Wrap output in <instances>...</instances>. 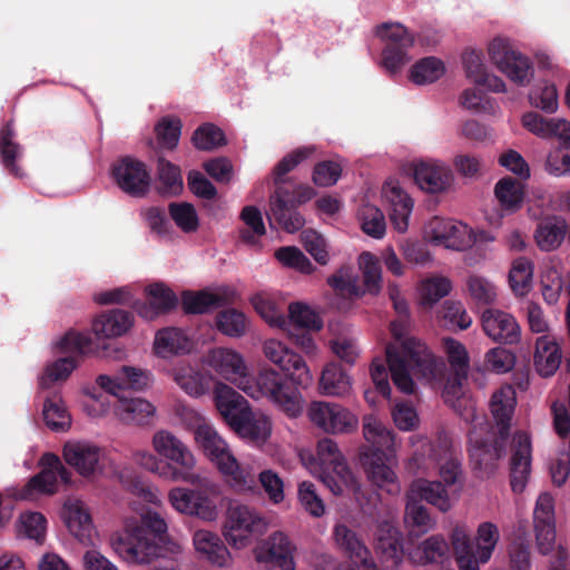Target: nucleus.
<instances>
[{
	"mask_svg": "<svg viewBox=\"0 0 570 570\" xmlns=\"http://www.w3.org/2000/svg\"><path fill=\"white\" fill-rule=\"evenodd\" d=\"M456 563L460 570H480L475 567L474 546L462 528L456 527L451 534Z\"/></svg>",
	"mask_w": 570,
	"mask_h": 570,
	"instance_id": "nucleus-52",
	"label": "nucleus"
},
{
	"mask_svg": "<svg viewBox=\"0 0 570 570\" xmlns=\"http://www.w3.org/2000/svg\"><path fill=\"white\" fill-rule=\"evenodd\" d=\"M266 530V520L255 509L237 502L229 504L224 535L230 544L237 548L246 547L249 539L263 535Z\"/></svg>",
	"mask_w": 570,
	"mask_h": 570,
	"instance_id": "nucleus-8",
	"label": "nucleus"
},
{
	"mask_svg": "<svg viewBox=\"0 0 570 570\" xmlns=\"http://www.w3.org/2000/svg\"><path fill=\"white\" fill-rule=\"evenodd\" d=\"M383 193L390 204V219L394 228L400 232H406L409 218L413 209L412 198L393 181H387L383 186Z\"/></svg>",
	"mask_w": 570,
	"mask_h": 570,
	"instance_id": "nucleus-32",
	"label": "nucleus"
},
{
	"mask_svg": "<svg viewBox=\"0 0 570 570\" xmlns=\"http://www.w3.org/2000/svg\"><path fill=\"white\" fill-rule=\"evenodd\" d=\"M314 151L315 148L313 146H303L284 156L273 169V181L275 188L284 186L287 181L285 176L294 170L301 163L309 158Z\"/></svg>",
	"mask_w": 570,
	"mask_h": 570,
	"instance_id": "nucleus-53",
	"label": "nucleus"
},
{
	"mask_svg": "<svg viewBox=\"0 0 570 570\" xmlns=\"http://www.w3.org/2000/svg\"><path fill=\"white\" fill-rule=\"evenodd\" d=\"M193 347L191 341L185 332L177 327H167L157 332L154 350L155 353L167 358L171 355L187 354Z\"/></svg>",
	"mask_w": 570,
	"mask_h": 570,
	"instance_id": "nucleus-37",
	"label": "nucleus"
},
{
	"mask_svg": "<svg viewBox=\"0 0 570 570\" xmlns=\"http://www.w3.org/2000/svg\"><path fill=\"white\" fill-rule=\"evenodd\" d=\"M533 276V265L525 257L515 258L509 273V283L515 295L523 296L530 288Z\"/></svg>",
	"mask_w": 570,
	"mask_h": 570,
	"instance_id": "nucleus-55",
	"label": "nucleus"
},
{
	"mask_svg": "<svg viewBox=\"0 0 570 570\" xmlns=\"http://www.w3.org/2000/svg\"><path fill=\"white\" fill-rule=\"evenodd\" d=\"M320 386L324 394L343 395L351 389L347 373L337 364H328L322 372Z\"/></svg>",
	"mask_w": 570,
	"mask_h": 570,
	"instance_id": "nucleus-49",
	"label": "nucleus"
},
{
	"mask_svg": "<svg viewBox=\"0 0 570 570\" xmlns=\"http://www.w3.org/2000/svg\"><path fill=\"white\" fill-rule=\"evenodd\" d=\"M224 298L206 291H186L181 296V306L186 314H205L224 305Z\"/></svg>",
	"mask_w": 570,
	"mask_h": 570,
	"instance_id": "nucleus-47",
	"label": "nucleus"
},
{
	"mask_svg": "<svg viewBox=\"0 0 570 570\" xmlns=\"http://www.w3.org/2000/svg\"><path fill=\"white\" fill-rule=\"evenodd\" d=\"M65 461L80 475L90 476L100 468L101 449L85 441H69L63 445Z\"/></svg>",
	"mask_w": 570,
	"mask_h": 570,
	"instance_id": "nucleus-24",
	"label": "nucleus"
},
{
	"mask_svg": "<svg viewBox=\"0 0 570 570\" xmlns=\"http://www.w3.org/2000/svg\"><path fill=\"white\" fill-rule=\"evenodd\" d=\"M115 410L119 419L127 424H148L155 414V406L145 399L117 397Z\"/></svg>",
	"mask_w": 570,
	"mask_h": 570,
	"instance_id": "nucleus-36",
	"label": "nucleus"
},
{
	"mask_svg": "<svg viewBox=\"0 0 570 570\" xmlns=\"http://www.w3.org/2000/svg\"><path fill=\"white\" fill-rule=\"evenodd\" d=\"M42 414L46 424L52 431H66L71 425V416L57 395L45 401Z\"/></svg>",
	"mask_w": 570,
	"mask_h": 570,
	"instance_id": "nucleus-54",
	"label": "nucleus"
},
{
	"mask_svg": "<svg viewBox=\"0 0 570 570\" xmlns=\"http://www.w3.org/2000/svg\"><path fill=\"white\" fill-rule=\"evenodd\" d=\"M16 136L13 121L8 120L0 129V161L11 176L23 178L26 173L19 164L23 148L16 141Z\"/></svg>",
	"mask_w": 570,
	"mask_h": 570,
	"instance_id": "nucleus-31",
	"label": "nucleus"
},
{
	"mask_svg": "<svg viewBox=\"0 0 570 570\" xmlns=\"http://www.w3.org/2000/svg\"><path fill=\"white\" fill-rule=\"evenodd\" d=\"M134 325V315L129 311L114 308L99 314L92 321V331L97 337H118Z\"/></svg>",
	"mask_w": 570,
	"mask_h": 570,
	"instance_id": "nucleus-33",
	"label": "nucleus"
},
{
	"mask_svg": "<svg viewBox=\"0 0 570 570\" xmlns=\"http://www.w3.org/2000/svg\"><path fill=\"white\" fill-rule=\"evenodd\" d=\"M240 218L248 227L240 232V237L245 243L255 244V237L265 235L266 228L263 222L261 210L255 206H246L243 208Z\"/></svg>",
	"mask_w": 570,
	"mask_h": 570,
	"instance_id": "nucleus-64",
	"label": "nucleus"
},
{
	"mask_svg": "<svg viewBox=\"0 0 570 570\" xmlns=\"http://www.w3.org/2000/svg\"><path fill=\"white\" fill-rule=\"evenodd\" d=\"M263 350L265 356L277 365L293 383L303 387H307L312 383L313 377L305 361L282 342L267 340Z\"/></svg>",
	"mask_w": 570,
	"mask_h": 570,
	"instance_id": "nucleus-17",
	"label": "nucleus"
},
{
	"mask_svg": "<svg viewBox=\"0 0 570 570\" xmlns=\"http://www.w3.org/2000/svg\"><path fill=\"white\" fill-rule=\"evenodd\" d=\"M194 546L198 552L206 554L207 559L218 567H226L230 560V553L222 539L208 530L195 532Z\"/></svg>",
	"mask_w": 570,
	"mask_h": 570,
	"instance_id": "nucleus-40",
	"label": "nucleus"
},
{
	"mask_svg": "<svg viewBox=\"0 0 570 570\" xmlns=\"http://www.w3.org/2000/svg\"><path fill=\"white\" fill-rule=\"evenodd\" d=\"M376 550L382 560L390 563L387 567L396 568L403 561L404 551L400 532L393 528H381L376 542Z\"/></svg>",
	"mask_w": 570,
	"mask_h": 570,
	"instance_id": "nucleus-41",
	"label": "nucleus"
},
{
	"mask_svg": "<svg viewBox=\"0 0 570 570\" xmlns=\"http://www.w3.org/2000/svg\"><path fill=\"white\" fill-rule=\"evenodd\" d=\"M207 364L218 374L227 380L240 379L244 382L246 377V366L242 356L229 348L215 347L207 355Z\"/></svg>",
	"mask_w": 570,
	"mask_h": 570,
	"instance_id": "nucleus-34",
	"label": "nucleus"
},
{
	"mask_svg": "<svg viewBox=\"0 0 570 570\" xmlns=\"http://www.w3.org/2000/svg\"><path fill=\"white\" fill-rule=\"evenodd\" d=\"M532 461V445L530 435L519 431L511 442V456L509 461L510 485L514 493H521L529 480Z\"/></svg>",
	"mask_w": 570,
	"mask_h": 570,
	"instance_id": "nucleus-21",
	"label": "nucleus"
},
{
	"mask_svg": "<svg viewBox=\"0 0 570 570\" xmlns=\"http://www.w3.org/2000/svg\"><path fill=\"white\" fill-rule=\"evenodd\" d=\"M386 362L394 385L405 394H412L415 383L412 374L430 379L435 373V362L426 346L416 338H404L400 348L386 347Z\"/></svg>",
	"mask_w": 570,
	"mask_h": 570,
	"instance_id": "nucleus-3",
	"label": "nucleus"
},
{
	"mask_svg": "<svg viewBox=\"0 0 570 570\" xmlns=\"http://www.w3.org/2000/svg\"><path fill=\"white\" fill-rule=\"evenodd\" d=\"M311 421L327 433H348L357 426V419L336 403L313 402L308 409Z\"/></svg>",
	"mask_w": 570,
	"mask_h": 570,
	"instance_id": "nucleus-18",
	"label": "nucleus"
},
{
	"mask_svg": "<svg viewBox=\"0 0 570 570\" xmlns=\"http://www.w3.org/2000/svg\"><path fill=\"white\" fill-rule=\"evenodd\" d=\"M425 233L432 240L455 250H465L474 243V238L468 225L438 216L433 217L426 224Z\"/></svg>",
	"mask_w": 570,
	"mask_h": 570,
	"instance_id": "nucleus-19",
	"label": "nucleus"
},
{
	"mask_svg": "<svg viewBox=\"0 0 570 570\" xmlns=\"http://www.w3.org/2000/svg\"><path fill=\"white\" fill-rule=\"evenodd\" d=\"M404 524L411 539H417L435 525V520L431 517L429 509L423 505L414 495H406V505L404 512Z\"/></svg>",
	"mask_w": 570,
	"mask_h": 570,
	"instance_id": "nucleus-35",
	"label": "nucleus"
},
{
	"mask_svg": "<svg viewBox=\"0 0 570 570\" xmlns=\"http://www.w3.org/2000/svg\"><path fill=\"white\" fill-rule=\"evenodd\" d=\"M333 534L338 548L358 570H377L370 550L355 531L345 524H336Z\"/></svg>",
	"mask_w": 570,
	"mask_h": 570,
	"instance_id": "nucleus-26",
	"label": "nucleus"
},
{
	"mask_svg": "<svg viewBox=\"0 0 570 570\" xmlns=\"http://www.w3.org/2000/svg\"><path fill=\"white\" fill-rule=\"evenodd\" d=\"M219 332L230 337H240L246 332L247 320L243 312L235 308L220 311L216 316Z\"/></svg>",
	"mask_w": 570,
	"mask_h": 570,
	"instance_id": "nucleus-59",
	"label": "nucleus"
},
{
	"mask_svg": "<svg viewBox=\"0 0 570 570\" xmlns=\"http://www.w3.org/2000/svg\"><path fill=\"white\" fill-rule=\"evenodd\" d=\"M514 406V391L511 386L500 389L493 393L490 402V409L498 426L497 434L505 438L509 436Z\"/></svg>",
	"mask_w": 570,
	"mask_h": 570,
	"instance_id": "nucleus-38",
	"label": "nucleus"
},
{
	"mask_svg": "<svg viewBox=\"0 0 570 570\" xmlns=\"http://www.w3.org/2000/svg\"><path fill=\"white\" fill-rule=\"evenodd\" d=\"M500 539L498 527L492 522H482L476 531V544L474 547L475 567L487 563Z\"/></svg>",
	"mask_w": 570,
	"mask_h": 570,
	"instance_id": "nucleus-45",
	"label": "nucleus"
},
{
	"mask_svg": "<svg viewBox=\"0 0 570 570\" xmlns=\"http://www.w3.org/2000/svg\"><path fill=\"white\" fill-rule=\"evenodd\" d=\"M96 382L105 392L118 397L126 395L128 390L148 389L153 383V375L149 371L124 365L115 376L101 374Z\"/></svg>",
	"mask_w": 570,
	"mask_h": 570,
	"instance_id": "nucleus-22",
	"label": "nucleus"
},
{
	"mask_svg": "<svg viewBox=\"0 0 570 570\" xmlns=\"http://www.w3.org/2000/svg\"><path fill=\"white\" fill-rule=\"evenodd\" d=\"M253 399L266 397L286 416L295 419L304 409L301 392L275 370L263 368L256 377H245L238 385Z\"/></svg>",
	"mask_w": 570,
	"mask_h": 570,
	"instance_id": "nucleus-4",
	"label": "nucleus"
},
{
	"mask_svg": "<svg viewBox=\"0 0 570 570\" xmlns=\"http://www.w3.org/2000/svg\"><path fill=\"white\" fill-rule=\"evenodd\" d=\"M195 489L174 488L168 493L170 504L180 513L196 515L205 521L215 520L217 507L212 495L216 487L206 478L196 474V481L189 482Z\"/></svg>",
	"mask_w": 570,
	"mask_h": 570,
	"instance_id": "nucleus-7",
	"label": "nucleus"
},
{
	"mask_svg": "<svg viewBox=\"0 0 570 570\" xmlns=\"http://www.w3.org/2000/svg\"><path fill=\"white\" fill-rule=\"evenodd\" d=\"M269 225L276 224L286 233L298 232L305 225V218L298 212V207L291 202L289 189L278 186L269 196V212L267 213Z\"/></svg>",
	"mask_w": 570,
	"mask_h": 570,
	"instance_id": "nucleus-20",
	"label": "nucleus"
},
{
	"mask_svg": "<svg viewBox=\"0 0 570 570\" xmlns=\"http://www.w3.org/2000/svg\"><path fill=\"white\" fill-rule=\"evenodd\" d=\"M567 232L564 220L547 219L541 222L535 230V240L542 250H552L560 246Z\"/></svg>",
	"mask_w": 570,
	"mask_h": 570,
	"instance_id": "nucleus-48",
	"label": "nucleus"
},
{
	"mask_svg": "<svg viewBox=\"0 0 570 570\" xmlns=\"http://www.w3.org/2000/svg\"><path fill=\"white\" fill-rule=\"evenodd\" d=\"M488 52L492 63L511 81L522 87L531 82L534 69L530 59L515 50L508 39L494 38Z\"/></svg>",
	"mask_w": 570,
	"mask_h": 570,
	"instance_id": "nucleus-11",
	"label": "nucleus"
},
{
	"mask_svg": "<svg viewBox=\"0 0 570 570\" xmlns=\"http://www.w3.org/2000/svg\"><path fill=\"white\" fill-rule=\"evenodd\" d=\"M494 193L502 206L518 208L523 200L522 185L512 177L501 178L494 188Z\"/></svg>",
	"mask_w": 570,
	"mask_h": 570,
	"instance_id": "nucleus-62",
	"label": "nucleus"
},
{
	"mask_svg": "<svg viewBox=\"0 0 570 570\" xmlns=\"http://www.w3.org/2000/svg\"><path fill=\"white\" fill-rule=\"evenodd\" d=\"M413 176L416 185L431 194L448 190L453 181L452 170L440 161H420L414 166Z\"/></svg>",
	"mask_w": 570,
	"mask_h": 570,
	"instance_id": "nucleus-27",
	"label": "nucleus"
},
{
	"mask_svg": "<svg viewBox=\"0 0 570 570\" xmlns=\"http://www.w3.org/2000/svg\"><path fill=\"white\" fill-rule=\"evenodd\" d=\"M445 72L442 60L436 57H425L415 62L410 70V80L415 85L432 83Z\"/></svg>",
	"mask_w": 570,
	"mask_h": 570,
	"instance_id": "nucleus-50",
	"label": "nucleus"
},
{
	"mask_svg": "<svg viewBox=\"0 0 570 570\" xmlns=\"http://www.w3.org/2000/svg\"><path fill=\"white\" fill-rule=\"evenodd\" d=\"M191 141L199 150H214L226 145L225 134L213 124L199 126L193 134Z\"/></svg>",
	"mask_w": 570,
	"mask_h": 570,
	"instance_id": "nucleus-60",
	"label": "nucleus"
},
{
	"mask_svg": "<svg viewBox=\"0 0 570 570\" xmlns=\"http://www.w3.org/2000/svg\"><path fill=\"white\" fill-rule=\"evenodd\" d=\"M41 463L45 468L26 483L18 494L19 499H31L36 493L53 494L57 491L58 479L63 483L70 482L71 472L56 454L46 453L41 458Z\"/></svg>",
	"mask_w": 570,
	"mask_h": 570,
	"instance_id": "nucleus-16",
	"label": "nucleus"
},
{
	"mask_svg": "<svg viewBox=\"0 0 570 570\" xmlns=\"http://www.w3.org/2000/svg\"><path fill=\"white\" fill-rule=\"evenodd\" d=\"M153 444L156 452L175 462V481L195 482V458L190 450L174 434L159 431L154 435Z\"/></svg>",
	"mask_w": 570,
	"mask_h": 570,
	"instance_id": "nucleus-13",
	"label": "nucleus"
},
{
	"mask_svg": "<svg viewBox=\"0 0 570 570\" xmlns=\"http://www.w3.org/2000/svg\"><path fill=\"white\" fill-rule=\"evenodd\" d=\"M360 266L363 274V284L354 275L350 266L341 267L328 278V285L341 295L360 297L366 292L377 294L381 289L382 271L379 261L368 252L360 255Z\"/></svg>",
	"mask_w": 570,
	"mask_h": 570,
	"instance_id": "nucleus-6",
	"label": "nucleus"
},
{
	"mask_svg": "<svg viewBox=\"0 0 570 570\" xmlns=\"http://www.w3.org/2000/svg\"><path fill=\"white\" fill-rule=\"evenodd\" d=\"M376 35L385 40L382 51V66L391 73H397L409 61V49L414 45V37L402 24L382 23Z\"/></svg>",
	"mask_w": 570,
	"mask_h": 570,
	"instance_id": "nucleus-12",
	"label": "nucleus"
},
{
	"mask_svg": "<svg viewBox=\"0 0 570 570\" xmlns=\"http://www.w3.org/2000/svg\"><path fill=\"white\" fill-rule=\"evenodd\" d=\"M115 552L128 563H151L179 551V546L168 540L167 523L157 512L141 515L140 524L129 527L112 537Z\"/></svg>",
	"mask_w": 570,
	"mask_h": 570,
	"instance_id": "nucleus-1",
	"label": "nucleus"
},
{
	"mask_svg": "<svg viewBox=\"0 0 570 570\" xmlns=\"http://www.w3.org/2000/svg\"><path fill=\"white\" fill-rule=\"evenodd\" d=\"M242 438L254 442H265L271 435V421L266 415H255L252 410L233 428Z\"/></svg>",
	"mask_w": 570,
	"mask_h": 570,
	"instance_id": "nucleus-44",
	"label": "nucleus"
},
{
	"mask_svg": "<svg viewBox=\"0 0 570 570\" xmlns=\"http://www.w3.org/2000/svg\"><path fill=\"white\" fill-rule=\"evenodd\" d=\"M65 523L70 533L80 542H86L91 533V517L80 502L65 505Z\"/></svg>",
	"mask_w": 570,
	"mask_h": 570,
	"instance_id": "nucleus-43",
	"label": "nucleus"
},
{
	"mask_svg": "<svg viewBox=\"0 0 570 570\" xmlns=\"http://www.w3.org/2000/svg\"><path fill=\"white\" fill-rule=\"evenodd\" d=\"M168 212L177 227L184 233H194L198 229L199 219L193 204L186 202L170 203Z\"/></svg>",
	"mask_w": 570,
	"mask_h": 570,
	"instance_id": "nucleus-61",
	"label": "nucleus"
},
{
	"mask_svg": "<svg viewBox=\"0 0 570 570\" xmlns=\"http://www.w3.org/2000/svg\"><path fill=\"white\" fill-rule=\"evenodd\" d=\"M214 395L218 412L232 429L250 410L248 402L227 384L217 383Z\"/></svg>",
	"mask_w": 570,
	"mask_h": 570,
	"instance_id": "nucleus-29",
	"label": "nucleus"
},
{
	"mask_svg": "<svg viewBox=\"0 0 570 570\" xmlns=\"http://www.w3.org/2000/svg\"><path fill=\"white\" fill-rule=\"evenodd\" d=\"M181 120L177 117H163L155 126L157 142L161 148L173 150L181 135Z\"/></svg>",
	"mask_w": 570,
	"mask_h": 570,
	"instance_id": "nucleus-58",
	"label": "nucleus"
},
{
	"mask_svg": "<svg viewBox=\"0 0 570 570\" xmlns=\"http://www.w3.org/2000/svg\"><path fill=\"white\" fill-rule=\"evenodd\" d=\"M525 129L541 138L558 137L564 149H570V122L564 119H547L538 112L529 111L522 117Z\"/></svg>",
	"mask_w": 570,
	"mask_h": 570,
	"instance_id": "nucleus-30",
	"label": "nucleus"
},
{
	"mask_svg": "<svg viewBox=\"0 0 570 570\" xmlns=\"http://www.w3.org/2000/svg\"><path fill=\"white\" fill-rule=\"evenodd\" d=\"M288 317L293 327L292 331H320L323 326L320 316L306 304L299 302L289 304Z\"/></svg>",
	"mask_w": 570,
	"mask_h": 570,
	"instance_id": "nucleus-56",
	"label": "nucleus"
},
{
	"mask_svg": "<svg viewBox=\"0 0 570 570\" xmlns=\"http://www.w3.org/2000/svg\"><path fill=\"white\" fill-rule=\"evenodd\" d=\"M561 357L559 345L548 335L537 340L533 362L537 372L541 376L548 377L553 375L561 364Z\"/></svg>",
	"mask_w": 570,
	"mask_h": 570,
	"instance_id": "nucleus-39",
	"label": "nucleus"
},
{
	"mask_svg": "<svg viewBox=\"0 0 570 570\" xmlns=\"http://www.w3.org/2000/svg\"><path fill=\"white\" fill-rule=\"evenodd\" d=\"M517 537L509 546L510 566L513 570H528L530 567V543L525 528L520 523Z\"/></svg>",
	"mask_w": 570,
	"mask_h": 570,
	"instance_id": "nucleus-57",
	"label": "nucleus"
},
{
	"mask_svg": "<svg viewBox=\"0 0 570 570\" xmlns=\"http://www.w3.org/2000/svg\"><path fill=\"white\" fill-rule=\"evenodd\" d=\"M92 340L90 335L70 331L58 342L57 347L61 353H68V356L60 357L46 367L45 374L40 379L42 387L57 381L66 380L77 367L82 355L92 351Z\"/></svg>",
	"mask_w": 570,
	"mask_h": 570,
	"instance_id": "nucleus-9",
	"label": "nucleus"
},
{
	"mask_svg": "<svg viewBox=\"0 0 570 570\" xmlns=\"http://www.w3.org/2000/svg\"><path fill=\"white\" fill-rule=\"evenodd\" d=\"M455 492L444 485L442 481L417 479L411 483L409 494L414 495L420 502L425 501L440 512L446 513L453 507Z\"/></svg>",
	"mask_w": 570,
	"mask_h": 570,
	"instance_id": "nucleus-28",
	"label": "nucleus"
},
{
	"mask_svg": "<svg viewBox=\"0 0 570 570\" xmlns=\"http://www.w3.org/2000/svg\"><path fill=\"white\" fill-rule=\"evenodd\" d=\"M507 439L493 431H488L483 436L479 435L475 428L470 432L469 456L476 476L490 478L497 472L505 453Z\"/></svg>",
	"mask_w": 570,
	"mask_h": 570,
	"instance_id": "nucleus-10",
	"label": "nucleus"
},
{
	"mask_svg": "<svg viewBox=\"0 0 570 570\" xmlns=\"http://www.w3.org/2000/svg\"><path fill=\"white\" fill-rule=\"evenodd\" d=\"M269 561L282 570H295L294 547L283 532H275L268 539Z\"/></svg>",
	"mask_w": 570,
	"mask_h": 570,
	"instance_id": "nucleus-46",
	"label": "nucleus"
},
{
	"mask_svg": "<svg viewBox=\"0 0 570 570\" xmlns=\"http://www.w3.org/2000/svg\"><path fill=\"white\" fill-rule=\"evenodd\" d=\"M195 440L204 454L227 478V482L233 489L243 492L254 488L255 475L238 463L226 442L212 425H198L195 431Z\"/></svg>",
	"mask_w": 570,
	"mask_h": 570,
	"instance_id": "nucleus-5",
	"label": "nucleus"
},
{
	"mask_svg": "<svg viewBox=\"0 0 570 570\" xmlns=\"http://www.w3.org/2000/svg\"><path fill=\"white\" fill-rule=\"evenodd\" d=\"M366 444L360 448V463L367 479L390 494L400 493L397 476L389 464L394 435L381 421L368 417L363 424Z\"/></svg>",
	"mask_w": 570,
	"mask_h": 570,
	"instance_id": "nucleus-2",
	"label": "nucleus"
},
{
	"mask_svg": "<svg viewBox=\"0 0 570 570\" xmlns=\"http://www.w3.org/2000/svg\"><path fill=\"white\" fill-rule=\"evenodd\" d=\"M482 328L492 341L512 345L519 343L521 328L515 318L499 309H485L481 316Z\"/></svg>",
	"mask_w": 570,
	"mask_h": 570,
	"instance_id": "nucleus-23",
	"label": "nucleus"
},
{
	"mask_svg": "<svg viewBox=\"0 0 570 570\" xmlns=\"http://www.w3.org/2000/svg\"><path fill=\"white\" fill-rule=\"evenodd\" d=\"M184 188L180 168L159 157L157 160V190L163 196H178Z\"/></svg>",
	"mask_w": 570,
	"mask_h": 570,
	"instance_id": "nucleus-42",
	"label": "nucleus"
},
{
	"mask_svg": "<svg viewBox=\"0 0 570 570\" xmlns=\"http://www.w3.org/2000/svg\"><path fill=\"white\" fill-rule=\"evenodd\" d=\"M456 563L460 570H480L475 567L474 546L462 528L456 527L451 534Z\"/></svg>",
	"mask_w": 570,
	"mask_h": 570,
	"instance_id": "nucleus-51",
	"label": "nucleus"
},
{
	"mask_svg": "<svg viewBox=\"0 0 570 570\" xmlns=\"http://www.w3.org/2000/svg\"><path fill=\"white\" fill-rule=\"evenodd\" d=\"M317 456L321 465L334 474L325 476L324 482L333 494L341 495L345 488L354 483V478L336 442L328 438L320 440Z\"/></svg>",
	"mask_w": 570,
	"mask_h": 570,
	"instance_id": "nucleus-14",
	"label": "nucleus"
},
{
	"mask_svg": "<svg viewBox=\"0 0 570 570\" xmlns=\"http://www.w3.org/2000/svg\"><path fill=\"white\" fill-rule=\"evenodd\" d=\"M146 292L148 301H136L134 308L140 317L147 321H154L159 315L171 312L178 305L176 294L161 283L149 285Z\"/></svg>",
	"mask_w": 570,
	"mask_h": 570,
	"instance_id": "nucleus-25",
	"label": "nucleus"
},
{
	"mask_svg": "<svg viewBox=\"0 0 570 570\" xmlns=\"http://www.w3.org/2000/svg\"><path fill=\"white\" fill-rule=\"evenodd\" d=\"M111 175L117 186L132 197H144L150 189L151 176L141 160L125 156L111 167Z\"/></svg>",
	"mask_w": 570,
	"mask_h": 570,
	"instance_id": "nucleus-15",
	"label": "nucleus"
},
{
	"mask_svg": "<svg viewBox=\"0 0 570 570\" xmlns=\"http://www.w3.org/2000/svg\"><path fill=\"white\" fill-rule=\"evenodd\" d=\"M439 314L449 328L466 330L472 324L471 316L460 301H445Z\"/></svg>",
	"mask_w": 570,
	"mask_h": 570,
	"instance_id": "nucleus-63",
	"label": "nucleus"
}]
</instances>
